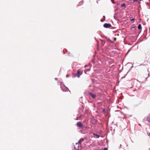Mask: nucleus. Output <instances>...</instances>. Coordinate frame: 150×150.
Returning <instances> with one entry per match:
<instances>
[{
    "label": "nucleus",
    "mask_w": 150,
    "mask_h": 150,
    "mask_svg": "<svg viewBox=\"0 0 150 150\" xmlns=\"http://www.w3.org/2000/svg\"><path fill=\"white\" fill-rule=\"evenodd\" d=\"M97 120L96 119H94V118H92L91 119V123L93 124H96L97 123Z\"/></svg>",
    "instance_id": "nucleus-1"
},
{
    "label": "nucleus",
    "mask_w": 150,
    "mask_h": 150,
    "mask_svg": "<svg viewBox=\"0 0 150 150\" xmlns=\"http://www.w3.org/2000/svg\"><path fill=\"white\" fill-rule=\"evenodd\" d=\"M104 27L105 28H108L111 26L110 24L105 23L103 25Z\"/></svg>",
    "instance_id": "nucleus-2"
},
{
    "label": "nucleus",
    "mask_w": 150,
    "mask_h": 150,
    "mask_svg": "<svg viewBox=\"0 0 150 150\" xmlns=\"http://www.w3.org/2000/svg\"><path fill=\"white\" fill-rule=\"evenodd\" d=\"M82 74V72L80 71L79 70H78L77 72V76L78 78L80 77V76Z\"/></svg>",
    "instance_id": "nucleus-3"
},
{
    "label": "nucleus",
    "mask_w": 150,
    "mask_h": 150,
    "mask_svg": "<svg viewBox=\"0 0 150 150\" xmlns=\"http://www.w3.org/2000/svg\"><path fill=\"white\" fill-rule=\"evenodd\" d=\"M77 125L79 127H81L83 126V125L81 122H77Z\"/></svg>",
    "instance_id": "nucleus-4"
},
{
    "label": "nucleus",
    "mask_w": 150,
    "mask_h": 150,
    "mask_svg": "<svg viewBox=\"0 0 150 150\" xmlns=\"http://www.w3.org/2000/svg\"><path fill=\"white\" fill-rule=\"evenodd\" d=\"M84 140V139H81L78 142L76 143V144H81V142H83V141Z\"/></svg>",
    "instance_id": "nucleus-5"
},
{
    "label": "nucleus",
    "mask_w": 150,
    "mask_h": 150,
    "mask_svg": "<svg viewBox=\"0 0 150 150\" xmlns=\"http://www.w3.org/2000/svg\"><path fill=\"white\" fill-rule=\"evenodd\" d=\"M90 95L93 98H95L96 97V95L95 94L91 93L90 94Z\"/></svg>",
    "instance_id": "nucleus-6"
},
{
    "label": "nucleus",
    "mask_w": 150,
    "mask_h": 150,
    "mask_svg": "<svg viewBox=\"0 0 150 150\" xmlns=\"http://www.w3.org/2000/svg\"><path fill=\"white\" fill-rule=\"evenodd\" d=\"M146 120L147 121L149 122H150V115L147 117Z\"/></svg>",
    "instance_id": "nucleus-7"
},
{
    "label": "nucleus",
    "mask_w": 150,
    "mask_h": 150,
    "mask_svg": "<svg viewBox=\"0 0 150 150\" xmlns=\"http://www.w3.org/2000/svg\"><path fill=\"white\" fill-rule=\"evenodd\" d=\"M100 41H101V44L103 46L104 45L105 43V41L103 40H101Z\"/></svg>",
    "instance_id": "nucleus-8"
},
{
    "label": "nucleus",
    "mask_w": 150,
    "mask_h": 150,
    "mask_svg": "<svg viewBox=\"0 0 150 150\" xmlns=\"http://www.w3.org/2000/svg\"><path fill=\"white\" fill-rule=\"evenodd\" d=\"M138 28L139 30H140L141 29V25L140 24L138 26Z\"/></svg>",
    "instance_id": "nucleus-9"
},
{
    "label": "nucleus",
    "mask_w": 150,
    "mask_h": 150,
    "mask_svg": "<svg viewBox=\"0 0 150 150\" xmlns=\"http://www.w3.org/2000/svg\"><path fill=\"white\" fill-rule=\"evenodd\" d=\"M121 6L122 7H125V8L126 7L125 4H121Z\"/></svg>",
    "instance_id": "nucleus-10"
},
{
    "label": "nucleus",
    "mask_w": 150,
    "mask_h": 150,
    "mask_svg": "<svg viewBox=\"0 0 150 150\" xmlns=\"http://www.w3.org/2000/svg\"><path fill=\"white\" fill-rule=\"evenodd\" d=\"M93 135L95 136H96L97 137H98V138H99V135H98L97 134H93Z\"/></svg>",
    "instance_id": "nucleus-11"
},
{
    "label": "nucleus",
    "mask_w": 150,
    "mask_h": 150,
    "mask_svg": "<svg viewBox=\"0 0 150 150\" xmlns=\"http://www.w3.org/2000/svg\"><path fill=\"white\" fill-rule=\"evenodd\" d=\"M134 20H135V19L134 18H132V19H130V21H132L133 22L134 21Z\"/></svg>",
    "instance_id": "nucleus-12"
},
{
    "label": "nucleus",
    "mask_w": 150,
    "mask_h": 150,
    "mask_svg": "<svg viewBox=\"0 0 150 150\" xmlns=\"http://www.w3.org/2000/svg\"><path fill=\"white\" fill-rule=\"evenodd\" d=\"M116 39H117L116 38H114V41H116Z\"/></svg>",
    "instance_id": "nucleus-13"
},
{
    "label": "nucleus",
    "mask_w": 150,
    "mask_h": 150,
    "mask_svg": "<svg viewBox=\"0 0 150 150\" xmlns=\"http://www.w3.org/2000/svg\"><path fill=\"white\" fill-rule=\"evenodd\" d=\"M79 117H76V120H78L79 119Z\"/></svg>",
    "instance_id": "nucleus-14"
},
{
    "label": "nucleus",
    "mask_w": 150,
    "mask_h": 150,
    "mask_svg": "<svg viewBox=\"0 0 150 150\" xmlns=\"http://www.w3.org/2000/svg\"><path fill=\"white\" fill-rule=\"evenodd\" d=\"M138 1V0H134L133 1V2H136V1Z\"/></svg>",
    "instance_id": "nucleus-15"
},
{
    "label": "nucleus",
    "mask_w": 150,
    "mask_h": 150,
    "mask_svg": "<svg viewBox=\"0 0 150 150\" xmlns=\"http://www.w3.org/2000/svg\"><path fill=\"white\" fill-rule=\"evenodd\" d=\"M107 149L106 148H105L103 150H107Z\"/></svg>",
    "instance_id": "nucleus-16"
},
{
    "label": "nucleus",
    "mask_w": 150,
    "mask_h": 150,
    "mask_svg": "<svg viewBox=\"0 0 150 150\" xmlns=\"http://www.w3.org/2000/svg\"><path fill=\"white\" fill-rule=\"evenodd\" d=\"M68 75H67L66 77H68Z\"/></svg>",
    "instance_id": "nucleus-17"
},
{
    "label": "nucleus",
    "mask_w": 150,
    "mask_h": 150,
    "mask_svg": "<svg viewBox=\"0 0 150 150\" xmlns=\"http://www.w3.org/2000/svg\"><path fill=\"white\" fill-rule=\"evenodd\" d=\"M112 2L113 3H114L113 2V1L112 0Z\"/></svg>",
    "instance_id": "nucleus-18"
},
{
    "label": "nucleus",
    "mask_w": 150,
    "mask_h": 150,
    "mask_svg": "<svg viewBox=\"0 0 150 150\" xmlns=\"http://www.w3.org/2000/svg\"><path fill=\"white\" fill-rule=\"evenodd\" d=\"M104 110H105V109H104L103 110V111H104Z\"/></svg>",
    "instance_id": "nucleus-19"
},
{
    "label": "nucleus",
    "mask_w": 150,
    "mask_h": 150,
    "mask_svg": "<svg viewBox=\"0 0 150 150\" xmlns=\"http://www.w3.org/2000/svg\"><path fill=\"white\" fill-rule=\"evenodd\" d=\"M140 1H142V0H139Z\"/></svg>",
    "instance_id": "nucleus-20"
}]
</instances>
